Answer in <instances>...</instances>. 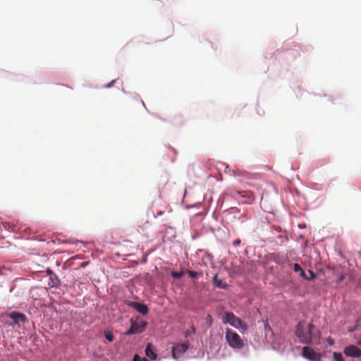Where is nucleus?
I'll return each instance as SVG.
<instances>
[{
  "instance_id": "8",
  "label": "nucleus",
  "mask_w": 361,
  "mask_h": 361,
  "mask_svg": "<svg viewBox=\"0 0 361 361\" xmlns=\"http://www.w3.org/2000/svg\"><path fill=\"white\" fill-rule=\"evenodd\" d=\"M8 316L11 319H13V325L20 326V324H24L27 321V317L20 312H11L8 314Z\"/></svg>"
},
{
  "instance_id": "9",
  "label": "nucleus",
  "mask_w": 361,
  "mask_h": 361,
  "mask_svg": "<svg viewBox=\"0 0 361 361\" xmlns=\"http://www.w3.org/2000/svg\"><path fill=\"white\" fill-rule=\"evenodd\" d=\"M130 306L143 315H146L149 312L147 306L140 302H133Z\"/></svg>"
},
{
  "instance_id": "17",
  "label": "nucleus",
  "mask_w": 361,
  "mask_h": 361,
  "mask_svg": "<svg viewBox=\"0 0 361 361\" xmlns=\"http://www.w3.org/2000/svg\"><path fill=\"white\" fill-rule=\"evenodd\" d=\"M293 270L295 271V272H300L302 271V269L301 268L300 265L295 263L293 264Z\"/></svg>"
},
{
  "instance_id": "23",
  "label": "nucleus",
  "mask_w": 361,
  "mask_h": 361,
  "mask_svg": "<svg viewBox=\"0 0 361 361\" xmlns=\"http://www.w3.org/2000/svg\"><path fill=\"white\" fill-rule=\"evenodd\" d=\"M114 82H115V80H113L111 82H110L109 83H108L106 85V87L109 88V87H112Z\"/></svg>"
},
{
  "instance_id": "1",
  "label": "nucleus",
  "mask_w": 361,
  "mask_h": 361,
  "mask_svg": "<svg viewBox=\"0 0 361 361\" xmlns=\"http://www.w3.org/2000/svg\"><path fill=\"white\" fill-rule=\"evenodd\" d=\"M295 335L304 344L317 343L319 340V331L312 323L307 326L304 321H300L296 326Z\"/></svg>"
},
{
  "instance_id": "7",
  "label": "nucleus",
  "mask_w": 361,
  "mask_h": 361,
  "mask_svg": "<svg viewBox=\"0 0 361 361\" xmlns=\"http://www.w3.org/2000/svg\"><path fill=\"white\" fill-rule=\"evenodd\" d=\"M344 354L347 357L359 358L361 357V350L354 345H350L343 350Z\"/></svg>"
},
{
  "instance_id": "13",
  "label": "nucleus",
  "mask_w": 361,
  "mask_h": 361,
  "mask_svg": "<svg viewBox=\"0 0 361 361\" xmlns=\"http://www.w3.org/2000/svg\"><path fill=\"white\" fill-rule=\"evenodd\" d=\"M308 273L310 274V276H307L305 272L302 269V271L300 272V275L303 279H307V280H310V279H314L315 277V274H314V273L312 271L309 270Z\"/></svg>"
},
{
  "instance_id": "2",
  "label": "nucleus",
  "mask_w": 361,
  "mask_h": 361,
  "mask_svg": "<svg viewBox=\"0 0 361 361\" xmlns=\"http://www.w3.org/2000/svg\"><path fill=\"white\" fill-rule=\"evenodd\" d=\"M226 340L229 346L233 349H242L244 347V342L240 336L230 329L226 331Z\"/></svg>"
},
{
  "instance_id": "4",
  "label": "nucleus",
  "mask_w": 361,
  "mask_h": 361,
  "mask_svg": "<svg viewBox=\"0 0 361 361\" xmlns=\"http://www.w3.org/2000/svg\"><path fill=\"white\" fill-rule=\"evenodd\" d=\"M224 323H228L235 328L242 326L243 322L233 312H226L223 317Z\"/></svg>"
},
{
  "instance_id": "20",
  "label": "nucleus",
  "mask_w": 361,
  "mask_h": 361,
  "mask_svg": "<svg viewBox=\"0 0 361 361\" xmlns=\"http://www.w3.org/2000/svg\"><path fill=\"white\" fill-rule=\"evenodd\" d=\"M133 361H142L138 355H135L133 357Z\"/></svg>"
},
{
  "instance_id": "14",
  "label": "nucleus",
  "mask_w": 361,
  "mask_h": 361,
  "mask_svg": "<svg viewBox=\"0 0 361 361\" xmlns=\"http://www.w3.org/2000/svg\"><path fill=\"white\" fill-rule=\"evenodd\" d=\"M104 336L105 338L109 341V342H112L114 339V336L113 335V333L110 331H106L104 332Z\"/></svg>"
},
{
  "instance_id": "6",
  "label": "nucleus",
  "mask_w": 361,
  "mask_h": 361,
  "mask_svg": "<svg viewBox=\"0 0 361 361\" xmlns=\"http://www.w3.org/2000/svg\"><path fill=\"white\" fill-rule=\"evenodd\" d=\"M188 348L189 344L188 342L181 344H177L176 345L173 346L172 349L173 357L175 359L179 358L186 352Z\"/></svg>"
},
{
  "instance_id": "24",
  "label": "nucleus",
  "mask_w": 361,
  "mask_h": 361,
  "mask_svg": "<svg viewBox=\"0 0 361 361\" xmlns=\"http://www.w3.org/2000/svg\"><path fill=\"white\" fill-rule=\"evenodd\" d=\"M163 213H164V212H157V214L156 216H160V215H161Z\"/></svg>"
},
{
  "instance_id": "15",
  "label": "nucleus",
  "mask_w": 361,
  "mask_h": 361,
  "mask_svg": "<svg viewBox=\"0 0 361 361\" xmlns=\"http://www.w3.org/2000/svg\"><path fill=\"white\" fill-rule=\"evenodd\" d=\"M334 361H345L343 355L341 353H334Z\"/></svg>"
},
{
  "instance_id": "26",
  "label": "nucleus",
  "mask_w": 361,
  "mask_h": 361,
  "mask_svg": "<svg viewBox=\"0 0 361 361\" xmlns=\"http://www.w3.org/2000/svg\"><path fill=\"white\" fill-rule=\"evenodd\" d=\"M142 361H149V360L147 359H146V358H143Z\"/></svg>"
},
{
  "instance_id": "10",
  "label": "nucleus",
  "mask_w": 361,
  "mask_h": 361,
  "mask_svg": "<svg viewBox=\"0 0 361 361\" xmlns=\"http://www.w3.org/2000/svg\"><path fill=\"white\" fill-rule=\"evenodd\" d=\"M146 355L151 360H156L157 355L155 353L154 348L152 343H148L145 348Z\"/></svg>"
},
{
  "instance_id": "3",
  "label": "nucleus",
  "mask_w": 361,
  "mask_h": 361,
  "mask_svg": "<svg viewBox=\"0 0 361 361\" xmlns=\"http://www.w3.org/2000/svg\"><path fill=\"white\" fill-rule=\"evenodd\" d=\"M147 322L142 319L137 318L135 321L131 319V326L126 331V335L140 334L145 330Z\"/></svg>"
},
{
  "instance_id": "18",
  "label": "nucleus",
  "mask_w": 361,
  "mask_h": 361,
  "mask_svg": "<svg viewBox=\"0 0 361 361\" xmlns=\"http://www.w3.org/2000/svg\"><path fill=\"white\" fill-rule=\"evenodd\" d=\"M171 276L174 279H180L182 277L183 273L182 272H172Z\"/></svg>"
},
{
  "instance_id": "5",
  "label": "nucleus",
  "mask_w": 361,
  "mask_h": 361,
  "mask_svg": "<svg viewBox=\"0 0 361 361\" xmlns=\"http://www.w3.org/2000/svg\"><path fill=\"white\" fill-rule=\"evenodd\" d=\"M302 356L310 361H319L322 355L312 348L305 346L302 348Z\"/></svg>"
},
{
  "instance_id": "22",
  "label": "nucleus",
  "mask_w": 361,
  "mask_h": 361,
  "mask_svg": "<svg viewBox=\"0 0 361 361\" xmlns=\"http://www.w3.org/2000/svg\"><path fill=\"white\" fill-rule=\"evenodd\" d=\"M240 243V239H236L233 241V244L234 246H237V245H239Z\"/></svg>"
},
{
  "instance_id": "16",
  "label": "nucleus",
  "mask_w": 361,
  "mask_h": 361,
  "mask_svg": "<svg viewBox=\"0 0 361 361\" xmlns=\"http://www.w3.org/2000/svg\"><path fill=\"white\" fill-rule=\"evenodd\" d=\"M271 259L278 264L282 263V259L279 255L273 254Z\"/></svg>"
},
{
  "instance_id": "11",
  "label": "nucleus",
  "mask_w": 361,
  "mask_h": 361,
  "mask_svg": "<svg viewBox=\"0 0 361 361\" xmlns=\"http://www.w3.org/2000/svg\"><path fill=\"white\" fill-rule=\"evenodd\" d=\"M214 285L220 288H226L227 287V284L223 282L221 280L218 279V275L216 274L213 278Z\"/></svg>"
},
{
  "instance_id": "21",
  "label": "nucleus",
  "mask_w": 361,
  "mask_h": 361,
  "mask_svg": "<svg viewBox=\"0 0 361 361\" xmlns=\"http://www.w3.org/2000/svg\"><path fill=\"white\" fill-rule=\"evenodd\" d=\"M46 272H47V275L49 276H51V275H53L54 274L52 271V270H51L50 269H47Z\"/></svg>"
},
{
  "instance_id": "28",
  "label": "nucleus",
  "mask_w": 361,
  "mask_h": 361,
  "mask_svg": "<svg viewBox=\"0 0 361 361\" xmlns=\"http://www.w3.org/2000/svg\"><path fill=\"white\" fill-rule=\"evenodd\" d=\"M333 342L331 341H329V344H332Z\"/></svg>"
},
{
  "instance_id": "25",
  "label": "nucleus",
  "mask_w": 361,
  "mask_h": 361,
  "mask_svg": "<svg viewBox=\"0 0 361 361\" xmlns=\"http://www.w3.org/2000/svg\"><path fill=\"white\" fill-rule=\"evenodd\" d=\"M207 319H210V322L212 321V317H211V316L209 314L207 315Z\"/></svg>"
},
{
  "instance_id": "19",
  "label": "nucleus",
  "mask_w": 361,
  "mask_h": 361,
  "mask_svg": "<svg viewBox=\"0 0 361 361\" xmlns=\"http://www.w3.org/2000/svg\"><path fill=\"white\" fill-rule=\"evenodd\" d=\"M189 275L191 278L194 279V278H196L197 276V273L195 272V271H189Z\"/></svg>"
},
{
  "instance_id": "27",
  "label": "nucleus",
  "mask_w": 361,
  "mask_h": 361,
  "mask_svg": "<svg viewBox=\"0 0 361 361\" xmlns=\"http://www.w3.org/2000/svg\"><path fill=\"white\" fill-rule=\"evenodd\" d=\"M333 342L331 341H329V344H332Z\"/></svg>"
},
{
  "instance_id": "12",
  "label": "nucleus",
  "mask_w": 361,
  "mask_h": 361,
  "mask_svg": "<svg viewBox=\"0 0 361 361\" xmlns=\"http://www.w3.org/2000/svg\"><path fill=\"white\" fill-rule=\"evenodd\" d=\"M50 283L49 284L51 286H58L60 284V280L59 277L56 276V274H54L51 276H49Z\"/></svg>"
}]
</instances>
